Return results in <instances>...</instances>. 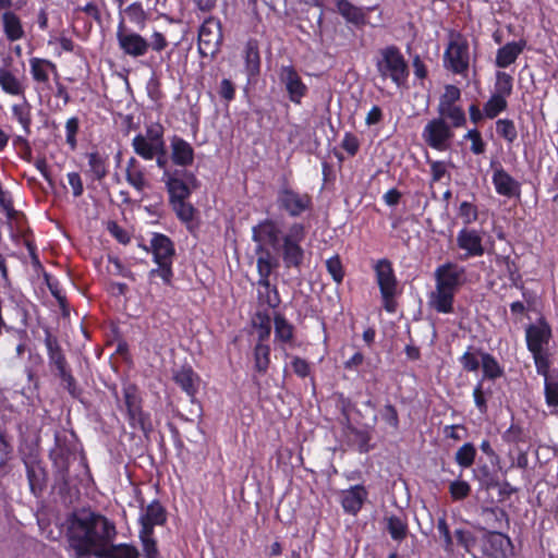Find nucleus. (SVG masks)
Returning a JSON list of instances; mask_svg holds the SVG:
<instances>
[{
  "label": "nucleus",
  "mask_w": 558,
  "mask_h": 558,
  "mask_svg": "<svg viewBox=\"0 0 558 558\" xmlns=\"http://www.w3.org/2000/svg\"><path fill=\"white\" fill-rule=\"evenodd\" d=\"M373 268L380 292L387 294L389 291H398V280L389 259L381 258L377 260Z\"/></svg>",
  "instance_id": "nucleus-17"
},
{
  "label": "nucleus",
  "mask_w": 558,
  "mask_h": 558,
  "mask_svg": "<svg viewBox=\"0 0 558 558\" xmlns=\"http://www.w3.org/2000/svg\"><path fill=\"white\" fill-rule=\"evenodd\" d=\"M376 68L384 81L390 78L397 86L404 84L408 77L407 62L400 50L393 46L380 50Z\"/></svg>",
  "instance_id": "nucleus-3"
},
{
  "label": "nucleus",
  "mask_w": 558,
  "mask_h": 558,
  "mask_svg": "<svg viewBox=\"0 0 558 558\" xmlns=\"http://www.w3.org/2000/svg\"><path fill=\"white\" fill-rule=\"evenodd\" d=\"M257 331L258 342L265 343L268 340L271 331L270 318L267 315H257V320L254 322Z\"/></svg>",
  "instance_id": "nucleus-52"
},
{
  "label": "nucleus",
  "mask_w": 558,
  "mask_h": 558,
  "mask_svg": "<svg viewBox=\"0 0 558 558\" xmlns=\"http://www.w3.org/2000/svg\"><path fill=\"white\" fill-rule=\"evenodd\" d=\"M437 112V118H442L445 121L449 120V124L454 129L462 128L466 124V117L464 110L456 104L438 105Z\"/></svg>",
  "instance_id": "nucleus-30"
},
{
  "label": "nucleus",
  "mask_w": 558,
  "mask_h": 558,
  "mask_svg": "<svg viewBox=\"0 0 558 558\" xmlns=\"http://www.w3.org/2000/svg\"><path fill=\"white\" fill-rule=\"evenodd\" d=\"M463 138L471 142L470 150L474 155H482L486 150V144L483 141L482 134L477 129H471L469 130L464 135Z\"/></svg>",
  "instance_id": "nucleus-48"
},
{
  "label": "nucleus",
  "mask_w": 558,
  "mask_h": 558,
  "mask_svg": "<svg viewBox=\"0 0 558 558\" xmlns=\"http://www.w3.org/2000/svg\"><path fill=\"white\" fill-rule=\"evenodd\" d=\"M0 87L11 96H24L23 83L7 68H0Z\"/></svg>",
  "instance_id": "nucleus-32"
},
{
  "label": "nucleus",
  "mask_w": 558,
  "mask_h": 558,
  "mask_svg": "<svg viewBox=\"0 0 558 558\" xmlns=\"http://www.w3.org/2000/svg\"><path fill=\"white\" fill-rule=\"evenodd\" d=\"M433 182H439L447 174V165L445 161H428Z\"/></svg>",
  "instance_id": "nucleus-62"
},
{
  "label": "nucleus",
  "mask_w": 558,
  "mask_h": 558,
  "mask_svg": "<svg viewBox=\"0 0 558 558\" xmlns=\"http://www.w3.org/2000/svg\"><path fill=\"white\" fill-rule=\"evenodd\" d=\"M4 33L11 41L19 40L23 37L24 31L20 19L12 12H5L2 15Z\"/></svg>",
  "instance_id": "nucleus-34"
},
{
  "label": "nucleus",
  "mask_w": 558,
  "mask_h": 558,
  "mask_svg": "<svg viewBox=\"0 0 558 558\" xmlns=\"http://www.w3.org/2000/svg\"><path fill=\"white\" fill-rule=\"evenodd\" d=\"M126 16L129 20L134 23L135 25L140 26L141 28L144 27L148 14L144 10L141 2H133L130 5H128L124 10Z\"/></svg>",
  "instance_id": "nucleus-43"
},
{
  "label": "nucleus",
  "mask_w": 558,
  "mask_h": 558,
  "mask_svg": "<svg viewBox=\"0 0 558 558\" xmlns=\"http://www.w3.org/2000/svg\"><path fill=\"white\" fill-rule=\"evenodd\" d=\"M453 129L442 118H433L425 124L422 131V140L428 147L438 151H446L451 147L454 138Z\"/></svg>",
  "instance_id": "nucleus-5"
},
{
  "label": "nucleus",
  "mask_w": 558,
  "mask_h": 558,
  "mask_svg": "<svg viewBox=\"0 0 558 558\" xmlns=\"http://www.w3.org/2000/svg\"><path fill=\"white\" fill-rule=\"evenodd\" d=\"M12 113L14 119L22 125L23 130L26 134L31 132L32 124V116H31V105L26 99L21 104H15L12 106Z\"/></svg>",
  "instance_id": "nucleus-41"
},
{
  "label": "nucleus",
  "mask_w": 558,
  "mask_h": 558,
  "mask_svg": "<svg viewBox=\"0 0 558 558\" xmlns=\"http://www.w3.org/2000/svg\"><path fill=\"white\" fill-rule=\"evenodd\" d=\"M29 73L35 83V89L39 94L50 93L52 82L60 77L57 65L52 61L37 57L29 59Z\"/></svg>",
  "instance_id": "nucleus-6"
},
{
  "label": "nucleus",
  "mask_w": 558,
  "mask_h": 558,
  "mask_svg": "<svg viewBox=\"0 0 558 558\" xmlns=\"http://www.w3.org/2000/svg\"><path fill=\"white\" fill-rule=\"evenodd\" d=\"M50 457L57 470L62 474L68 472L71 462L76 459L75 452L69 447L61 445L59 440H57L56 447L51 450Z\"/></svg>",
  "instance_id": "nucleus-29"
},
{
  "label": "nucleus",
  "mask_w": 558,
  "mask_h": 558,
  "mask_svg": "<svg viewBox=\"0 0 558 558\" xmlns=\"http://www.w3.org/2000/svg\"><path fill=\"white\" fill-rule=\"evenodd\" d=\"M444 64L456 74H464L470 65L469 40L459 32L451 31L444 53Z\"/></svg>",
  "instance_id": "nucleus-4"
},
{
  "label": "nucleus",
  "mask_w": 558,
  "mask_h": 558,
  "mask_svg": "<svg viewBox=\"0 0 558 558\" xmlns=\"http://www.w3.org/2000/svg\"><path fill=\"white\" fill-rule=\"evenodd\" d=\"M280 81L284 84L291 101L300 104L302 97L306 94V86L293 66L283 65L279 72Z\"/></svg>",
  "instance_id": "nucleus-16"
},
{
  "label": "nucleus",
  "mask_w": 558,
  "mask_h": 558,
  "mask_svg": "<svg viewBox=\"0 0 558 558\" xmlns=\"http://www.w3.org/2000/svg\"><path fill=\"white\" fill-rule=\"evenodd\" d=\"M113 541L107 542L105 553L99 554L98 557L107 558H138V553L135 547L126 544L113 545Z\"/></svg>",
  "instance_id": "nucleus-35"
},
{
  "label": "nucleus",
  "mask_w": 558,
  "mask_h": 558,
  "mask_svg": "<svg viewBox=\"0 0 558 558\" xmlns=\"http://www.w3.org/2000/svg\"><path fill=\"white\" fill-rule=\"evenodd\" d=\"M125 179L140 193L149 185L145 167L134 157H131L126 162Z\"/></svg>",
  "instance_id": "nucleus-24"
},
{
  "label": "nucleus",
  "mask_w": 558,
  "mask_h": 558,
  "mask_svg": "<svg viewBox=\"0 0 558 558\" xmlns=\"http://www.w3.org/2000/svg\"><path fill=\"white\" fill-rule=\"evenodd\" d=\"M177 216L185 222L193 220L194 208L191 204L186 203L185 199H178L170 202Z\"/></svg>",
  "instance_id": "nucleus-51"
},
{
  "label": "nucleus",
  "mask_w": 558,
  "mask_h": 558,
  "mask_svg": "<svg viewBox=\"0 0 558 558\" xmlns=\"http://www.w3.org/2000/svg\"><path fill=\"white\" fill-rule=\"evenodd\" d=\"M341 146L349 155L354 156L360 148V142L354 134L348 132L343 136Z\"/></svg>",
  "instance_id": "nucleus-63"
},
{
  "label": "nucleus",
  "mask_w": 558,
  "mask_h": 558,
  "mask_svg": "<svg viewBox=\"0 0 558 558\" xmlns=\"http://www.w3.org/2000/svg\"><path fill=\"white\" fill-rule=\"evenodd\" d=\"M508 108V99L498 95L490 94L488 100L484 104V113L487 119H495Z\"/></svg>",
  "instance_id": "nucleus-40"
},
{
  "label": "nucleus",
  "mask_w": 558,
  "mask_h": 558,
  "mask_svg": "<svg viewBox=\"0 0 558 558\" xmlns=\"http://www.w3.org/2000/svg\"><path fill=\"white\" fill-rule=\"evenodd\" d=\"M337 10L348 23L364 25L366 24V15L373 8L364 9L352 4L348 0H338Z\"/></svg>",
  "instance_id": "nucleus-25"
},
{
  "label": "nucleus",
  "mask_w": 558,
  "mask_h": 558,
  "mask_svg": "<svg viewBox=\"0 0 558 558\" xmlns=\"http://www.w3.org/2000/svg\"><path fill=\"white\" fill-rule=\"evenodd\" d=\"M480 354L468 350L460 357V363L462 367L468 372H476L480 367Z\"/></svg>",
  "instance_id": "nucleus-58"
},
{
  "label": "nucleus",
  "mask_w": 558,
  "mask_h": 558,
  "mask_svg": "<svg viewBox=\"0 0 558 558\" xmlns=\"http://www.w3.org/2000/svg\"><path fill=\"white\" fill-rule=\"evenodd\" d=\"M150 251L155 263L172 264L174 246L167 235L154 233L150 239Z\"/></svg>",
  "instance_id": "nucleus-20"
},
{
  "label": "nucleus",
  "mask_w": 558,
  "mask_h": 558,
  "mask_svg": "<svg viewBox=\"0 0 558 558\" xmlns=\"http://www.w3.org/2000/svg\"><path fill=\"white\" fill-rule=\"evenodd\" d=\"M457 245L464 252L460 257L463 260L471 257H480L485 252L482 232L475 229H461L457 235Z\"/></svg>",
  "instance_id": "nucleus-14"
},
{
  "label": "nucleus",
  "mask_w": 558,
  "mask_h": 558,
  "mask_svg": "<svg viewBox=\"0 0 558 558\" xmlns=\"http://www.w3.org/2000/svg\"><path fill=\"white\" fill-rule=\"evenodd\" d=\"M80 121L76 117H72L65 122V141L71 149L76 148V134L78 132Z\"/></svg>",
  "instance_id": "nucleus-54"
},
{
  "label": "nucleus",
  "mask_w": 558,
  "mask_h": 558,
  "mask_svg": "<svg viewBox=\"0 0 558 558\" xmlns=\"http://www.w3.org/2000/svg\"><path fill=\"white\" fill-rule=\"evenodd\" d=\"M166 521V513L163 507L154 501L149 504L140 517L141 532H154L155 525H161Z\"/></svg>",
  "instance_id": "nucleus-23"
},
{
  "label": "nucleus",
  "mask_w": 558,
  "mask_h": 558,
  "mask_svg": "<svg viewBox=\"0 0 558 558\" xmlns=\"http://www.w3.org/2000/svg\"><path fill=\"white\" fill-rule=\"evenodd\" d=\"M274 322L276 340L291 344L293 341V326L280 314H276Z\"/></svg>",
  "instance_id": "nucleus-37"
},
{
  "label": "nucleus",
  "mask_w": 558,
  "mask_h": 558,
  "mask_svg": "<svg viewBox=\"0 0 558 558\" xmlns=\"http://www.w3.org/2000/svg\"><path fill=\"white\" fill-rule=\"evenodd\" d=\"M165 144L163 132L159 125L148 128L145 134H137L132 140L134 151L145 160H153L162 151Z\"/></svg>",
  "instance_id": "nucleus-8"
},
{
  "label": "nucleus",
  "mask_w": 558,
  "mask_h": 558,
  "mask_svg": "<svg viewBox=\"0 0 558 558\" xmlns=\"http://www.w3.org/2000/svg\"><path fill=\"white\" fill-rule=\"evenodd\" d=\"M526 47V40L510 41L496 51L495 64L499 69H506L513 64Z\"/></svg>",
  "instance_id": "nucleus-19"
},
{
  "label": "nucleus",
  "mask_w": 558,
  "mask_h": 558,
  "mask_svg": "<svg viewBox=\"0 0 558 558\" xmlns=\"http://www.w3.org/2000/svg\"><path fill=\"white\" fill-rule=\"evenodd\" d=\"M257 299L259 304L276 308L280 304V296L276 287L269 280H257Z\"/></svg>",
  "instance_id": "nucleus-31"
},
{
  "label": "nucleus",
  "mask_w": 558,
  "mask_h": 558,
  "mask_svg": "<svg viewBox=\"0 0 558 558\" xmlns=\"http://www.w3.org/2000/svg\"><path fill=\"white\" fill-rule=\"evenodd\" d=\"M492 182L498 195L507 198H519L521 195V183L517 181L499 161H492Z\"/></svg>",
  "instance_id": "nucleus-11"
},
{
  "label": "nucleus",
  "mask_w": 558,
  "mask_h": 558,
  "mask_svg": "<svg viewBox=\"0 0 558 558\" xmlns=\"http://www.w3.org/2000/svg\"><path fill=\"white\" fill-rule=\"evenodd\" d=\"M254 367L260 374H266L270 364V347L267 343L257 342L254 348Z\"/></svg>",
  "instance_id": "nucleus-38"
},
{
  "label": "nucleus",
  "mask_w": 558,
  "mask_h": 558,
  "mask_svg": "<svg viewBox=\"0 0 558 558\" xmlns=\"http://www.w3.org/2000/svg\"><path fill=\"white\" fill-rule=\"evenodd\" d=\"M117 40L119 48L133 58L145 56L149 49V43L140 34L126 28L123 21L118 25Z\"/></svg>",
  "instance_id": "nucleus-9"
},
{
  "label": "nucleus",
  "mask_w": 558,
  "mask_h": 558,
  "mask_svg": "<svg viewBox=\"0 0 558 558\" xmlns=\"http://www.w3.org/2000/svg\"><path fill=\"white\" fill-rule=\"evenodd\" d=\"M461 97L460 89L454 85H447L444 94L440 96L438 105H452L456 104Z\"/></svg>",
  "instance_id": "nucleus-59"
},
{
  "label": "nucleus",
  "mask_w": 558,
  "mask_h": 558,
  "mask_svg": "<svg viewBox=\"0 0 558 558\" xmlns=\"http://www.w3.org/2000/svg\"><path fill=\"white\" fill-rule=\"evenodd\" d=\"M291 367L292 371L302 378L306 377L310 374L308 363L299 356L292 357Z\"/></svg>",
  "instance_id": "nucleus-64"
},
{
  "label": "nucleus",
  "mask_w": 558,
  "mask_h": 558,
  "mask_svg": "<svg viewBox=\"0 0 558 558\" xmlns=\"http://www.w3.org/2000/svg\"><path fill=\"white\" fill-rule=\"evenodd\" d=\"M435 283L457 292L465 281V268L456 263H445L434 272Z\"/></svg>",
  "instance_id": "nucleus-13"
},
{
  "label": "nucleus",
  "mask_w": 558,
  "mask_h": 558,
  "mask_svg": "<svg viewBox=\"0 0 558 558\" xmlns=\"http://www.w3.org/2000/svg\"><path fill=\"white\" fill-rule=\"evenodd\" d=\"M222 43L221 23L216 17L206 19L198 31V50L204 57H214Z\"/></svg>",
  "instance_id": "nucleus-7"
},
{
  "label": "nucleus",
  "mask_w": 558,
  "mask_h": 558,
  "mask_svg": "<svg viewBox=\"0 0 558 558\" xmlns=\"http://www.w3.org/2000/svg\"><path fill=\"white\" fill-rule=\"evenodd\" d=\"M496 132L508 144H512L517 137L518 132L514 122L510 119H499L496 121Z\"/></svg>",
  "instance_id": "nucleus-42"
},
{
  "label": "nucleus",
  "mask_w": 558,
  "mask_h": 558,
  "mask_svg": "<svg viewBox=\"0 0 558 558\" xmlns=\"http://www.w3.org/2000/svg\"><path fill=\"white\" fill-rule=\"evenodd\" d=\"M513 90V77L504 71H497L495 74L494 90L492 94L509 98Z\"/></svg>",
  "instance_id": "nucleus-36"
},
{
  "label": "nucleus",
  "mask_w": 558,
  "mask_h": 558,
  "mask_svg": "<svg viewBox=\"0 0 558 558\" xmlns=\"http://www.w3.org/2000/svg\"><path fill=\"white\" fill-rule=\"evenodd\" d=\"M483 374L485 378L496 379L504 373L497 360L489 353L480 352Z\"/></svg>",
  "instance_id": "nucleus-39"
},
{
  "label": "nucleus",
  "mask_w": 558,
  "mask_h": 558,
  "mask_svg": "<svg viewBox=\"0 0 558 558\" xmlns=\"http://www.w3.org/2000/svg\"><path fill=\"white\" fill-rule=\"evenodd\" d=\"M511 547V541L507 535L493 532L485 537L483 551L493 558H506Z\"/></svg>",
  "instance_id": "nucleus-18"
},
{
  "label": "nucleus",
  "mask_w": 558,
  "mask_h": 558,
  "mask_svg": "<svg viewBox=\"0 0 558 558\" xmlns=\"http://www.w3.org/2000/svg\"><path fill=\"white\" fill-rule=\"evenodd\" d=\"M475 456V447L466 442L456 452V462L462 468H470L474 462Z\"/></svg>",
  "instance_id": "nucleus-45"
},
{
  "label": "nucleus",
  "mask_w": 558,
  "mask_h": 558,
  "mask_svg": "<svg viewBox=\"0 0 558 558\" xmlns=\"http://www.w3.org/2000/svg\"><path fill=\"white\" fill-rule=\"evenodd\" d=\"M89 170L97 180L102 179L107 173L106 160L98 153L87 155Z\"/></svg>",
  "instance_id": "nucleus-46"
},
{
  "label": "nucleus",
  "mask_w": 558,
  "mask_h": 558,
  "mask_svg": "<svg viewBox=\"0 0 558 558\" xmlns=\"http://www.w3.org/2000/svg\"><path fill=\"white\" fill-rule=\"evenodd\" d=\"M171 160L180 167L191 166L194 161V149L185 140L173 136L170 141Z\"/></svg>",
  "instance_id": "nucleus-22"
},
{
  "label": "nucleus",
  "mask_w": 558,
  "mask_h": 558,
  "mask_svg": "<svg viewBox=\"0 0 558 558\" xmlns=\"http://www.w3.org/2000/svg\"><path fill=\"white\" fill-rule=\"evenodd\" d=\"M326 267L332 279L337 283H341L343 280V268L341 260L338 256H332L326 260Z\"/></svg>",
  "instance_id": "nucleus-56"
},
{
  "label": "nucleus",
  "mask_w": 558,
  "mask_h": 558,
  "mask_svg": "<svg viewBox=\"0 0 558 558\" xmlns=\"http://www.w3.org/2000/svg\"><path fill=\"white\" fill-rule=\"evenodd\" d=\"M387 530L393 539L401 541L407 535L408 526L402 519L392 515L387 519Z\"/></svg>",
  "instance_id": "nucleus-47"
},
{
  "label": "nucleus",
  "mask_w": 558,
  "mask_h": 558,
  "mask_svg": "<svg viewBox=\"0 0 558 558\" xmlns=\"http://www.w3.org/2000/svg\"><path fill=\"white\" fill-rule=\"evenodd\" d=\"M459 216L465 225H470L477 220L478 211L475 205L462 202L459 206Z\"/></svg>",
  "instance_id": "nucleus-55"
},
{
  "label": "nucleus",
  "mask_w": 558,
  "mask_h": 558,
  "mask_svg": "<svg viewBox=\"0 0 558 558\" xmlns=\"http://www.w3.org/2000/svg\"><path fill=\"white\" fill-rule=\"evenodd\" d=\"M117 535L114 524L106 517L94 512L74 514L68 527L69 548L73 558L99 556L105 553L107 542Z\"/></svg>",
  "instance_id": "nucleus-2"
},
{
  "label": "nucleus",
  "mask_w": 558,
  "mask_h": 558,
  "mask_svg": "<svg viewBox=\"0 0 558 558\" xmlns=\"http://www.w3.org/2000/svg\"><path fill=\"white\" fill-rule=\"evenodd\" d=\"M367 497V492L363 486H353L341 494V504L344 511L355 514L360 511L364 500Z\"/></svg>",
  "instance_id": "nucleus-27"
},
{
  "label": "nucleus",
  "mask_w": 558,
  "mask_h": 558,
  "mask_svg": "<svg viewBox=\"0 0 558 558\" xmlns=\"http://www.w3.org/2000/svg\"><path fill=\"white\" fill-rule=\"evenodd\" d=\"M173 379L190 398L194 399L198 391L201 380L198 375L191 367L178 369L173 375Z\"/></svg>",
  "instance_id": "nucleus-26"
},
{
  "label": "nucleus",
  "mask_w": 558,
  "mask_h": 558,
  "mask_svg": "<svg viewBox=\"0 0 558 558\" xmlns=\"http://www.w3.org/2000/svg\"><path fill=\"white\" fill-rule=\"evenodd\" d=\"M245 70L250 77L259 73L260 57L258 51V44L256 40H248L244 49Z\"/></svg>",
  "instance_id": "nucleus-33"
},
{
  "label": "nucleus",
  "mask_w": 558,
  "mask_h": 558,
  "mask_svg": "<svg viewBox=\"0 0 558 558\" xmlns=\"http://www.w3.org/2000/svg\"><path fill=\"white\" fill-rule=\"evenodd\" d=\"M277 204L280 209L291 217H299L311 209L312 197L307 193H300L290 187H282L278 192Z\"/></svg>",
  "instance_id": "nucleus-10"
},
{
  "label": "nucleus",
  "mask_w": 558,
  "mask_h": 558,
  "mask_svg": "<svg viewBox=\"0 0 558 558\" xmlns=\"http://www.w3.org/2000/svg\"><path fill=\"white\" fill-rule=\"evenodd\" d=\"M449 488L452 498L457 500L465 498L471 490L470 485L464 481H454L450 484Z\"/></svg>",
  "instance_id": "nucleus-60"
},
{
  "label": "nucleus",
  "mask_w": 558,
  "mask_h": 558,
  "mask_svg": "<svg viewBox=\"0 0 558 558\" xmlns=\"http://www.w3.org/2000/svg\"><path fill=\"white\" fill-rule=\"evenodd\" d=\"M532 354L536 372L538 375H542L544 377V380H546L547 377L555 376L554 374H549L550 363L546 351L532 352Z\"/></svg>",
  "instance_id": "nucleus-49"
},
{
  "label": "nucleus",
  "mask_w": 558,
  "mask_h": 558,
  "mask_svg": "<svg viewBox=\"0 0 558 558\" xmlns=\"http://www.w3.org/2000/svg\"><path fill=\"white\" fill-rule=\"evenodd\" d=\"M381 420L389 426L397 429L399 426V417L396 408L391 404H386L380 412Z\"/></svg>",
  "instance_id": "nucleus-61"
},
{
  "label": "nucleus",
  "mask_w": 558,
  "mask_h": 558,
  "mask_svg": "<svg viewBox=\"0 0 558 558\" xmlns=\"http://www.w3.org/2000/svg\"><path fill=\"white\" fill-rule=\"evenodd\" d=\"M525 337L531 353L546 351L551 338V329L545 320L539 319L536 324L526 328Z\"/></svg>",
  "instance_id": "nucleus-15"
},
{
  "label": "nucleus",
  "mask_w": 558,
  "mask_h": 558,
  "mask_svg": "<svg viewBox=\"0 0 558 558\" xmlns=\"http://www.w3.org/2000/svg\"><path fill=\"white\" fill-rule=\"evenodd\" d=\"M456 293L435 283V290L428 296V305L438 313H452Z\"/></svg>",
  "instance_id": "nucleus-21"
},
{
  "label": "nucleus",
  "mask_w": 558,
  "mask_h": 558,
  "mask_svg": "<svg viewBox=\"0 0 558 558\" xmlns=\"http://www.w3.org/2000/svg\"><path fill=\"white\" fill-rule=\"evenodd\" d=\"M544 392L546 404L551 408L558 407V375L547 377L544 380Z\"/></svg>",
  "instance_id": "nucleus-44"
},
{
  "label": "nucleus",
  "mask_w": 558,
  "mask_h": 558,
  "mask_svg": "<svg viewBox=\"0 0 558 558\" xmlns=\"http://www.w3.org/2000/svg\"><path fill=\"white\" fill-rule=\"evenodd\" d=\"M140 538L143 544L145 558H158V550L156 542L153 538V533L140 531Z\"/></svg>",
  "instance_id": "nucleus-53"
},
{
  "label": "nucleus",
  "mask_w": 558,
  "mask_h": 558,
  "mask_svg": "<svg viewBox=\"0 0 558 558\" xmlns=\"http://www.w3.org/2000/svg\"><path fill=\"white\" fill-rule=\"evenodd\" d=\"M158 265L157 268H153L148 272V278L153 280L156 277H159L163 283L170 284L173 277L172 264L169 263H156Z\"/></svg>",
  "instance_id": "nucleus-50"
},
{
  "label": "nucleus",
  "mask_w": 558,
  "mask_h": 558,
  "mask_svg": "<svg viewBox=\"0 0 558 558\" xmlns=\"http://www.w3.org/2000/svg\"><path fill=\"white\" fill-rule=\"evenodd\" d=\"M46 347L48 350V357L50 365L54 366L58 371V375L62 380L63 386L68 389V391L74 396L75 395V380L71 375L70 371L66 368L65 357L58 344V341L48 336L46 338Z\"/></svg>",
  "instance_id": "nucleus-12"
},
{
  "label": "nucleus",
  "mask_w": 558,
  "mask_h": 558,
  "mask_svg": "<svg viewBox=\"0 0 558 558\" xmlns=\"http://www.w3.org/2000/svg\"><path fill=\"white\" fill-rule=\"evenodd\" d=\"M128 414L130 418V423L133 427H138L142 430L146 429V418L141 409L140 402L134 407L128 409Z\"/></svg>",
  "instance_id": "nucleus-57"
},
{
  "label": "nucleus",
  "mask_w": 558,
  "mask_h": 558,
  "mask_svg": "<svg viewBox=\"0 0 558 558\" xmlns=\"http://www.w3.org/2000/svg\"><path fill=\"white\" fill-rule=\"evenodd\" d=\"M253 241L258 243L256 252L258 280H269V276L277 262L271 253L264 247V243L270 244L275 248L281 250V256L286 268H300L305 257V251L302 242L305 240V226L300 222H293L283 226L274 219H265L252 229Z\"/></svg>",
  "instance_id": "nucleus-1"
},
{
  "label": "nucleus",
  "mask_w": 558,
  "mask_h": 558,
  "mask_svg": "<svg viewBox=\"0 0 558 558\" xmlns=\"http://www.w3.org/2000/svg\"><path fill=\"white\" fill-rule=\"evenodd\" d=\"M181 174H185V172L175 170L172 174L162 179L168 189L170 202L185 199L190 195V190L186 183L181 179Z\"/></svg>",
  "instance_id": "nucleus-28"
}]
</instances>
